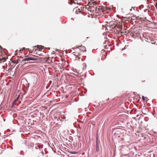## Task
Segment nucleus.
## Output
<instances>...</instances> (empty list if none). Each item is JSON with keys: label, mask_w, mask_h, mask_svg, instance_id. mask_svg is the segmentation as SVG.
<instances>
[{"label": "nucleus", "mask_w": 157, "mask_h": 157, "mask_svg": "<svg viewBox=\"0 0 157 157\" xmlns=\"http://www.w3.org/2000/svg\"><path fill=\"white\" fill-rule=\"evenodd\" d=\"M25 57H26L25 58L22 60V62L25 61H29L30 60H37L36 58H32V57H27V56H25Z\"/></svg>", "instance_id": "obj_1"}, {"label": "nucleus", "mask_w": 157, "mask_h": 157, "mask_svg": "<svg viewBox=\"0 0 157 157\" xmlns=\"http://www.w3.org/2000/svg\"><path fill=\"white\" fill-rule=\"evenodd\" d=\"M100 150L99 144L98 140L96 141V151L97 152L99 151Z\"/></svg>", "instance_id": "obj_2"}, {"label": "nucleus", "mask_w": 157, "mask_h": 157, "mask_svg": "<svg viewBox=\"0 0 157 157\" xmlns=\"http://www.w3.org/2000/svg\"><path fill=\"white\" fill-rule=\"evenodd\" d=\"M36 149H39L40 150L41 147L39 143L36 144L34 145Z\"/></svg>", "instance_id": "obj_3"}, {"label": "nucleus", "mask_w": 157, "mask_h": 157, "mask_svg": "<svg viewBox=\"0 0 157 157\" xmlns=\"http://www.w3.org/2000/svg\"><path fill=\"white\" fill-rule=\"evenodd\" d=\"M44 47V46H43L42 45H37V48H39V50L40 49L41 50L43 49V48Z\"/></svg>", "instance_id": "obj_4"}, {"label": "nucleus", "mask_w": 157, "mask_h": 157, "mask_svg": "<svg viewBox=\"0 0 157 157\" xmlns=\"http://www.w3.org/2000/svg\"><path fill=\"white\" fill-rule=\"evenodd\" d=\"M17 102V100H15L13 101V103L12 106H14V105H16Z\"/></svg>", "instance_id": "obj_5"}, {"label": "nucleus", "mask_w": 157, "mask_h": 157, "mask_svg": "<svg viewBox=\"0 0 157 157\" xmlns=\"http://www.w3.org/2000/svg\"><path fill=\"white\" fill-rule=\"evenodd\" d=\"M95 4V2H89V3H88V4L89 5H92V4H93V5H94Z\"/></svg>", "instance_id": "obj_6"}, {"label": "nucleus", "mask_w": 157, "mask_h": 157, "mask_svg": "<svg viewBox=\"0 0 157 157\" xmlns=\"http://www.w3.org/2000/svg\"><path fill=\"white\" fill-rule=\"evenodd\" d=\"M81 49V50L82 51H83V52H84L85 51H86V50L85 49V48L84 47H82V48Z\"/></svg>", "instance_id": "obj_7"}, {"label": "nucleus", "mask_w": 157, "mask_h": 157, "mask_svg": "<svg viewBox=\"0 0 157 157\" xmlns=\"http://www.w3.org/2000/svg\"><path fill=\"white\" fill-rule=\"evenodd\" d=\"M12 62L13 63H16V64H17L18 63V61H15V60H14V61H13Z\"/></svg>", "instance_id": "obj_8"}, {"label": "nucleus", "mask_w": 157, "mask_h": 157, "mask_svg": "<svg viewBox=\"0 0 157 157\" xmlns=\"http://www.w3.org/2000/svg\"><path fill=\"white\" fill-rule=\"evenodd\" d=\"M19 96H20V95H19L17 97V98H16V99H15L16 100H17V101L18 100V99H19Z\"/></svg>", "instance_id": "obj_9"}, {"label": "nucleus", "mask_w": 157, "mask_h": 157, "mask_svg": "<svg viewBox=\"0 0 157 157\" xmlns=\"http://www.w3.org/2000/svg\"><path fill=\"white\" fill-rule=\"evenodd\" d=\"M142 98L143 99V100L144 101L145 100V97L144 96H142Z\"/></svg>", "instance_id": "obj_10"}, {"label": "nucleus", "mask_w": 157, "mask_h": 157, "mask_svg": "<svg viewBox=\"0 0 157 157\" xmlns=\"http://www.w3.org/2000/svg\"><path fill=\"white\" fill-rule=\"evenodd\" d=\"M25 49V48H23V49H22V50H24Z\"/></svg>", "instance_id": "obj_11"}, {"label": "nucleus", "mask_w": 157, "mask_h": 157, "mask_svg": "<svg viewBox=\"0 0 157 157\" xmlns=\"http://www.w3.org/2000/svg\"><path fill=\"white\" fill-rule=\"evenodd\" d=\"M132 10V9H130V10Z\"/></svg>", "instance_id": "obj_12"}]
</instances>
